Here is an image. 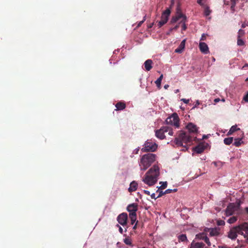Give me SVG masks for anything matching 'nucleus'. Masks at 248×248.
<instances>
[{"mask_svg": "<svg viewBox=\"0 0 248 248\" xmlns=\"http://www.w3.org/2000/svg\"><path fill=\"white\" fill-rule=\"evenodd\" d=\"M195 138L196 137L189 133L181 131L178 137L175 138L174 142L177 146L182 147L183 149L182 150L185 151L188 150V145H190Z\"/></svg>", "mask_w": 248, "mask_h": 248, "instance_id": "nucleus-1", "label": "nucleus"}, {"mask_svg": "<svg viewBox=\"0 0 248 248\" xmlns=\"http://www.w3.org/2000/svg\"><path fill=\"white\" fill-rule=\"evenodd\" d=\"M159 174V167L154 165L147 172L143 181L149 186H153L157 182Z\"/></svg>", "mask_w": 248, "mask_h": 248, "instance_id": "nucleus-2", "label": "nucleus"}, {"mask_svg": "<svg viewBox=\"0 0 248 248\" xmlns=\"http://www.w3.org/2000/svg\"><path fill=\"white\" fill-rule=\"evenodd\" d=\"M156 159L155 154L148 153L142 156L139 165L141 170H146L155 162Z\"/></svg>", "mask_w": 248, "mask_h": 248, "instance_id": "nucleus-3", "label": "nucleus"}, {"mask_svg": "<svg viewBox=\"0 0 248 248\" xmlns=\"http://www.w3.org/2000/svg\"><path fill=\"white\" fill-rule=\"evenodd\" d=\"M157 146V144L152 140H148L141 150L142 152H154L156 150Z\"/></svg>", "mask_w": 248, "mask_h": 248, "instance_id": "nucleus-4", "label": "nucleus"}, {"mask_svg": "<svg viewBox=\"0 0 248 248\" xmlns=\"http://www.w3.org/2000/svg\"><path fill=\"white\" fill-rule=\"evenodd\" d=\"M167 124L173 125L176 127H179V118L176 113H173L166 120Z\"/></svg>", "mask_w": 248, "mask_h": 248, "instance_id": "nucleus-5", "label": "nucleus"}, {"mask_svg": "<svg viewBox=\"0 0 248 248\" xmlns=\"http://www.w3.org/2000/svg\"><path fill=\"white\" fill-rule=\"evenodd\" d=\"M170 14V10L169 9H167L163 12L161 16V20L158 23L159 28L161 27L167 22Z\"/></svg>", "mask_w": 248, "mask_h": 248, "instance_id": "nucleus-6", "label": "nucleus"}, {"mask_svg": "<svg viewBox=\"0 0 248 248\" xmlns=\"http://www.w3.org/2000/svg\"><path fill=\"white\" fill-rule=\"evenodd\" d=\"M239 234L244 236L247 239L248 237V223L245 222L236 226Z\"/></svg>", "mask_w": 248, "mask_h": 248, "instance_id": "nucleus-7", "label": "nucleus"}, {"mask_svg": "<svg viewBox=\"0 0 248 248\" xmlns=\"http://www.w3.org/2000/svg\"><path fill=\"white\" fill-rule=\"evenodd\" d=\"M168 130L167 126L161 127L159 129L155 131V136L160 140L164 139L166 137L165 133L167 132Z\"/></svg>", "mask_w": 248, "mask_h": 248, "instance_id": "nucleus-8", "label": "nucleus"}, {"mask_svg": "<svg viewBox=\"0 0 248 248\" xmlns=\"http://www.w3.org/2000/svg\"><path fill=\"white\" fill-rule=\"evenodd\" d=\"M127 214L126 213L120 214L117 217V220L122 226H124L127 224Z\"/></svg>", "mask_w": 248, "mask_h": 248, "instance_id": "nucleus-9", "label": "nucleus"}, {"mask_svg": "<svg viewBox=\"0 0 248 248\" xmlns=\"http://www.w3.org/2000/svg\"><path fill=\"white\" fill-rule=\"evenodd\" d=\"M237 234H239V232L236 226L232 228L228 232V237L231 239H235L237 236Z\"/></svg>", "mask_w": 248, "mask_h": 248, "instance_id": "nucleus-10", "label": "nucleus"}, {"mask_svg": "<svg viewBox=\"0 0 248 248\" xmlns=\"http://www.w3.org/2000/svg\"><path fill=\"white\" fill-rule=\"evenodd\" d=\"M127 211L129 214H137L136 212L138 209V205L136 203H133L129 204L126 208Z\"/></svg>", "mask_w": 248, "mask_h": 248, "instance_id": "nucleus-11", "label": "nucleus"}, {"mask_svg": "<svg viewBox=\"0 0 248 248\" xmlns=\"http://www.w3.org/2000/svg\"><path fill=\"white\" fill-rule=\"evenodd\" d=\"M186 128L188 130V133H189L191 135V134H196L198 132V127L195 124L191 123L188 124L186 125Z\"/></svg>", "mask_w": 248, "mask_h": 248, "instance_id": "nucleus-12", "label": "nucleus"}, {"mask_svg": "<svg viewBox=\"0 0 248 248\" xmlns=\"http://www.w3.org/2000/svg\"><path fill=\"white\" fill-rule=\"evenodd\" d=\"M236 206L234 203H230L226 209V214L227 216L232 215L236 209Z\"/></svg>", "mask_w": 248, "mask_h": 248, "instance_id": "nucleus-13", "label": "nucleus"}, {"mask_svg": "<svg viewBox=\"0 0 248 248\" xmlns=\"http://www.w3.org/2000/svg\"><path fill=\"white\" fill-rule=\"evenodd\" d=\"M200 51L204 54H208L209 52L208 46L204 42H200L199 44Z\"/></svg>", "mask_w": 248, "mask_h": 248, "instance_id": "nucleus-14", "label": "nucleus"}, {"mask_svg": "<svg viewBox=\"0 0 248 248\" xmlns=\"http://www.w3.org/2000/svg\"><path fill=\"white\" fill-rule=\"evenodd\" d=\"M197 237L200 239H202L207 244L208 246H210L211 244L209 241V238L204 233H201L196 235Z\"/></svg>", "mask_w": 248, "mask_h": 248, "instance_id": "nucleus-15", "label": "nucleus"}, {"mask_svg": "<svg viewBox=\"0 0 248 248\" xmlns=\"http://www.w3.org/2000/svg\"><path fill=\"white\" fill-rule=\"evenodd\" d=\"M189 248H207L205 247L204 244L201 242H194L193 241Z\"/></svg>", "mask_w": 248, "mask_h": 248, "instance_id": "nucleus-16", "label": "nucleus"}, {"mask_svg": "<svg viewBox=\"0 0 248 248\" xmlns=\"http://www.w3.org/2000/svg\"><path fill=\"white\" fill-rule=\"evenodd\" d=\"M186 40H183L179 46L175 50V52L178 53H181L185 46Z\"/></svg>", "mask_w": 248, "mask_h": 248, "instance_id": "nucleus-17", "label": "nucleus"}, {"mask_svg": "<svg viewBox=\"0 0 248 248\" xmlns=\"http://www.w3.org/2000/svg\"><path fill=\"white\" fill-rule=\"evenodd\" d=\"M116 108V110H122L126 107V104L124 102L120 101L117 103L115 105Z\"/></svg>", "mask_w": 248, "mask_h": 248, "instance_id": "nucleus-18", "label": "nucleus"}, {"mask_svg": "<svg viewBox=\"0 0 248 248\" xmlns=\"http://www.w3.org/2000/svg\"><path fill=\"white\" fill-rule=\"evenodd\" d=\"M152 64H153L152 60H151L150 59H148V60H146L144 63V67H145L146 70H147V71H150L153 67Z\"/></svg>", "mask_w": 248, "mask_h": 248, "instance_id": "nucleus-19", "label": "nucleus"}, {"mask_svg": "<svg viewBox=\"0 0 248 248\" xmlns=\"http://www.w3.org/2000/svg\"><path fill=\"white\" fill-rule=\"evenodd\" d=\"M137 187H138L137 183L136 181H133L130 184V186L128 188V191L129 192L135 191L137 190Z\"/></svg>", "mask_w": 248, "mask_h": 248, "instance_id": "nucleus-20", "label": "nucleus"}, {"mask_svg": "<svg viewBox=\"0 0 248 248\" xmlns=\"http://www.w3.org/2000/svg\"><path fill=\"white\" fill-rule=\"evenodd\" d=\"M184 16H186L185 15H183L181 13H179L178 14V15L173 16L170 20L171 23H176L177 21H178L180 19L184 18Z\"/></svg>", "mask_w": 248, "mask_h": 248, "instance_id": "nucleus-21", "label": "nucleus"}, {"mask_svg": "<svg viewBox=\"0 0 248 248\" xmlns=\"http://www.w3.org/2000/svg\"><path fill=\"white\" fill-rule=\"evenodd\" d=\"M208 232L211 236H217L219 233L216 228H210L208 229Z\"/></svg>", "mask_w": 248, "mask_h": 248, "instance_id": "nucleus-22", "label": "nucleus"}, {"mask_svg": "<svg viewBox=\"0 0 248 248\" xmlns=\"http://www.w3.org/2000/svg\"><path fill=\"white\" fill-rule=\"evenodd\" d=\"M193 149V151L195 152H196V153L201 154L204 151L205 148L203 145H198L197 146H196L195 148H194Z\"/></svg>", "mask_w": 248, "mask_h": 248, "instance_id": "nucleus-23", "label": "nucleus"}, {"mask_svg": "<svg viewBox=\"0 0 248 248\" xmlns=\"http://www.w3.org/2000/svg\"><path fill=\"white\" fill-rule=\"evenodd\" d=\"M163 74H161L159 78H157V79L155 81V83L156 85V86L158 87V88L160 89L161 88V81L163 79Z\"/></svg>", "mask_w": 248, "mask_h": 248, "instance_id": "nucleus-24", "label": "nucleus"}, {"mask_svg": "<svg viewBox=\"0 0 248 248\" xmlns=\"http://www.w3.org/2000/svg\"><path fill=\"white\" fill-rule=\"evenodd\" d=\"M129 216L131 220V224L133 225L137 219V214L133 215V214H129Z\"/></svg>", "mask_w": 248, "mask_h": 248, "instance_id": "nucleus-25", "label": "nucleus"}, {"mask_svg": "<svg viewBox=\"0 0 248 248\" xmlns=\"http://www.w3.org/2000/svg\"><path fill=\"white\" fill-rule=\"evenodd\" d=\"M233 141V138L232 137H229L224 139V143L226 145H230Z\"/></svg>", "mask_w": 248, "mask_h": 248, "instance_id": "nucleus-26", "label": "nucleus"}, {"mask_svg": "<svg viewBox=\"0 0 248 248\" xmlns=\"http://www.w3.org/2000/svg\"><path fill=\"white\" fill-rule=\"evenodd\" d=\"M178 238L179 242H185L187 240L186 235L184 234L180 235Z\"/></svg>", "mask_w": 248, "mask_h": 248, "instance_id": "nucleus-27", "label": "nucleus"}, {"mask_svg": "<svg viewBox=\"0 0 248 248\" xmlns=\"http://www.w3.org/2000/svg\"><path fill=\"white\" fill-rule=\"evenodd\" d=\"M186 16H184V18L182 19V20L180 21V23H183V25H182V30H184V31H185L187 27H186V26L185 24V22L186 21Z\"/></svg>", "mask_w": 248, "mask_h": 248, "instance_id": "nucleus-28", "label": "nucleus"}, {"mask_svg": "<svg viewBox=\"0 0 248 248\" xmlns=\"http://www.w3.org/2000/svg\"><path fill=\"white\" fill-rule=\"evenodd\" d=\"M237 220V217H236L233 216V217H231L228 220V222L230 224H232V223H234L235 221H236Z\"/></svg>", "mask_w": 248, "mask_h": 248, "instance_id": "nucleus-29", "label": "nucleus"}, {"mask_svg": "<svg viewBox=\"0 0 248 248\" xmlns=\"http://www.w3.org/2000/svg\"><path fill=\"white\" fill-rule=\"evenodd\" d=\"M242 141L241 139H235L234 140V142L233 143V144L236 146L238 147L241 144Z\"/></svg>", "mask_w": 248, "mask_h": 248, "instance_id": "nucleus-30", "label": "nucleus"}, {"mask_svg": "<svg viewBox=\"0 0 248 248\" xmlns=\"http://www.w3.org/2000/svg\"><path fill=\"white\" fill-rule=\"evenodd\" d=\"M124 243L127 245L132 246L131 240L129 237H126L124 239Z\"/></svg>", "mask_w": 248, "mask_h": 248, "instance_id": "nucleus-31", "label": "nucleus"}, {"mask_svg": "<svg viewBox=\"0 0 248 248\" xmlns=\"http://www.w3.org/2000/svg\"><path fill=\"white\" fill-rule=\"evenodd\" d=\"M160 184H161V186L159 187H158V188L159 189H164L165 188H166L167 186V182L166 181V182H160Z\"/></svg>", "mask_w": 248, "mask_h": 248, "instance_id": "nucleus-32", "label": "nucleus"}, {"mask_svg": "<svg viewBox=\"0 0 248 248\" xmlns=\"http://www.w3.org/2000/svg\"><path fill=\"white\" fill-rule=\"evenodd\" d=\"M211 12V11L210 10L209 7L208 6H206L205 8L204 11V15L205 16H208L210 14Z\"/></svg>", "mask_w": 248, "mask_h": 248, "instance_id": "nucleus-33", "label": "nucleus"}, {"mask_svg": "<svg viewBox=\"0 0 248 248\" xmlns=\"http://www.w3.org/2000/svg\"><path fill=\"white\" fill-rule=\"evenodd\" d=\"M245 31L242 29H240L238 32L237 38H241L245 34Z\"/></svg>", "mask_w": 248, "mask_h": 248, "instance_id": "nucleus-34", "label": "nucleus"}, {"mask_svg": "<svg viewBox=\"0 0 248 248\" xmlns=\"http://www.w3.org/2000/svg\"><path fill=\"white\" fill-rule=\"evenodd\" d=\"M237 45L242 46L245 45V42L242 39H241V38H237Z\"/></svg>", "mask_w": 248, "mask_h": 248, "instance_id": "nucleus-35", "label": "nucleus"}, {"mask_svg": "<svg viewBox=\"0 0 248 248\" xmlns=\"http://www.w3.org/2000/svg\"><path fill=\"white\" fill-rule=\"evenodd\" d=\"M161 189H158L157 190H156V192L157 193H159V194L157 196V198H160L161 197H162L163 195L166 194V193H164V192L162 191V190H160Z\"/></svg>", "mask_w": 248, "mask_h": 248, "instance_id": "nucleus-36", "label": "nucleus"}, {"mask_svg": "<svg viewBox=\"0 0 248 248\" xmlns=\"http://www.w3.org/2000/svg\"><path fill=\"white\" fill-rule=\"evenodd\" d=\"M177 191V189H176V188H175L173 189H168L164 191V193H166V194L170 193L172 192H176Z\"/></svg>", "mask_w": 248, "mask_h": 248, "instance_id": "nucleus-37", "label": "nucleus"}, {"mask_svg": "<svg viewBox=\"0 0 248 248\" xmlns=\"http://www.w3.org/2000/svg\"><path fill=\"white\" fill-rule=\"evenodd\" d=\"M230 129L233 132L237 131V130H240V128H237V125H233L231 127V128H230Z\"/></svg>", "mask_w": 248, "mask_h": 248, "instance_id": "nucleus-38", "label": "nucleus"}, {"mask_svg": "<svg viewBox=\"0 0 248 248\" xmlns=\"http://www.w3.org/2000/svg\"><path fill=\"white\" fill-rule=\"evenodd\" d=\"M168 130H167V132H168V134L170 136H172L173 134V132L172 131V129L169 126H168Z\"/></svg>", "mask_w": 248, "mask_h": 248, "instance_id": "nucleus-39", "label": "nucleus"}, {"mask_svg": "<svg viewBox=\"0 0 248 248\" xmlns=\"http://www.w3.org/2000/svg\"><path fill=\"white\" fill-rule=\"evenodd\" d=\"M236 3H235L234 2H233V3L231 2V9L232 10V11H234V8L236 5Z\"/></svg>", "mask_w": 248, "mask_h": 248, "instance_id": "nucleus-40", "label": "nucleus"}, {"mask_svg": "<svg viewBox=\"0 0 248 248\" xmlns=\"http://www.w3.org/2000/svg\"><path fill=\"white\" fill-rule=\"evenodd\" d=\"M243 100L247 102H248V93L244 96Z\"/></svg>", "mask_w": 248, "mask_h": 248, "instance_id": "nucleus-41", "label": "nucleus"}, {"mask_svg": "<svg viewBox=\"0 0 248 248\" xmlns=\"http://www.w3.org/2000/svg\"><path fill=\"white\" fill-rule=\"evenodd\" d=\"M181 101H183L185 104H188L189 103V99H185V98L182 99Z\"/></svg>", "mask_w": 248, "mask_h": 248, "instance_id": "nucleus-42", "label": "nucleus"}, {"mask_svg": "<svg viewBox=\"0 0 248 248\" xmlns=\"http://www.w3.org/2000/svg\"><path fill=\"white\" fill-rule=\"evenodd\" d=\"M217 224L218 225H223L225 224V222L223 220H220L218 221Z\"/></svg>", "mask_w": 248, "mask_h": 248, "instance_id": "nucleus-43", "label": "nucleus"}, {"mask_svg": "<svg viewBox=\"0 0 248 248\" xmlns=\"http://www.w3.org/2000/svg\"><path fill=\"white\" fill-rule=\"evenodd\" d=\"M117 226L119 227V231L122 234L123 233V230L122 227H120L118 224L117 225Z\"/></svg>", "mask_w": 248, "mask_h": 248, "instance_id": "nucleus-44", "label": "nucleus"}, {"mask_svg": "<svg viewBox=\"0 0 248 248\" xmlns=\"http://www.w3.org/2000/svg\"><path fill=\"white\" fill-rule=\"evenodd\" d=\"M151 197L152 199H157L158 198H157V197H155V193H153L151 195Z\"/></svg>", "mask_w": 248, "mask_h": 248, "instance_id": "nucleus-45", "label": "nucleus"}, {"mask_svg": "<svg viewBox=\"0 0 248 248\" xmlns=\"http://www.w3.org/2000/svg\"><path fill=\"white\" fill-rule=\"evenodd\" d=\"M246 26H248V22L247 23H244L242 25V28H245Z\"/></svg>", "mask_w": 248, "mask_h": 248, "instance_id": "nucleus-46", "label": "nucleus"}, {"mask_svg": "<svg viewBox=\"0 0 248 248\" xmlns=\"http://www.w3.org/2000/svg\"><path fill=\"white\" fill-rule=\"evenodd\" d=\"M205 38H206V36H205V34H204V33L202 34V35L201 38V40H205Z\"/></svg>", "mask_w": 248, "mask_h": 248, "instance_id": "nucleus-47", "label": "nucleus"}, {"mask_svg": "<svg viewBox=\"0 0 248 248\" xmlns=\"http://www.w3.org/2000/svg\"><path fill=\"white\" fill-rule=\"evenodd\" d=\"M143 192H144L145 194H146V195H150V191H148V190H144L143 191Z\"/></svg>", "mask_w": 248, "mask_h": 248, "instance_id": "nucleus-48", "label": "nucleus"}, {"mask_svg": "<svg viewBox=\"0 0 248 248\" xmlns=\"http://www.w3.org/2000/svg\"><path fill=\"white\" fill-rule=\"evenodd\" d=\"M200 103L199 101L197 100V101H196V104H195V106H194V108H196V107H197V106H198L199 105H200Z\"/></svg>", "mask_w": 248, "mask_h": 248, "instance_id": "nucleus-49", "label": "nucleus"}, {"mask_svg": "<svg viewBox=\"0 0 248 248\" xmlns=\"http://www.w3.org/2000/svg\"><path fill=\"white\" fill-rule=\"evenodd\" d=\"M218 247H219V248H231L228 247H227L226 246H220Z\"/></svg>", "mask_w": 248, "mask_h": 248, "instance_id": "nucleus-50", "label": "nucleus"}, {"mask_svg": "<svg viewBox=\"0 0 248 248\" xmlns=\"http://www.w3.org/2000/svg\"><path fill=\"white\" fill-rule=\"evenodd\" d=\"M202 0H197V3L198 4H199L200 5H202Z\"/></svg>", "mask_w": 248, "mask_h": 248, "instance_id": "nucleus-51", "label": "nucleus"}, {"mask_svg": "<svg viewBox=\"0 0 248 248\" xmlns=\"http://www.w3.org/2000/svg\"><path fill=\"white\" fill-rule=\"evenodd\" d=\"M233 133H234V132H232L231 129H230V130L229 131L227 135H231Z\"/></svg>", "mask_w": 248, "mask_h": 248, "instance_id": "nucleus-52", "label": "nucleus"}, {"mask_svg": "<svg viewBox=\"0 0 248 248\" xmlns=\"http://www.w3.org/2000/svg\"><path fill=\"white\" fill-rule=\"evenodd\" d=\"M145 20V16H144V19H143V20L142 21H140V22L139 23V26H140V25H141V24L143 23V22H144V21Z\"/></svg>", "mask_w": 248, "mask_h": 248, "instance_id": "nucleus-53", "label": "nucleus"}, {"mask_svg": "<svg viewBox=\"0 0 248 248\" xmlns=\"http://www.w3.org/2000/svg\"><path fill=\"white\" fill-rule=\"evenodd\" d=\"M138 221H137V222L136 223V224H135V225L134 226V227H133V229L134 230H135V229H137V224H138Z\"/></svg>", "mask_w": 248, "mask_h": 248, "instance_id": "nucleus-54", "label": "nucleus"}, {"mask_svg": "<svg viewBox=\"0 0 248 248\" xmlns=\"http://www.w3.org/2000/svg\"><path fill=\"white\" fill-rule=\"evenodd\" d=\"M179 27V25H176L173 28V29H174V30H177V29Z\"/></svg>", "mask_w": 248, "mask_h": 248, "instance_id": "nucleus-55", "label": "nucleus"}, {"mask_svg": "<svg viewBox=\"0 0 248 248\" xmlns=\"http://www.w3.org/2000/svg\"><path fill=\"white\" fill-rule=\"evenodd\" d=\"M238 0H231V2H234L235 3H236V2L238 1Z\"/></svg>", "mask_w": 248, "mask_h": 248, "instance_id": "nucleus-56", "label": "nucleus"}, {"mask_svg": "<svg viewBox=\"0 0 248 248\" xmlns=\"http://www.w3.org/2000/svg\"><path fill=\"white\" fill-rule=\"evenodd\" d=\"M169 87V85H168V84H166V85H165V86H164V88H165V89H168V88Z\"/></svg>", "mask_w": 248, "mask_h": 248, "instance_id": "nucleus-57", "label": "nucleus"}, {"mask_svg": "<svg viewBox=\"0 0 248 248\" xmlns=\"http://www.w3.org/2000/svg\"><path fill=\"white\" fill-rule=\"evenodd\" d=\"M219 101V98H217V99H215V101L216 102H218Z\"/></svg>", "mask_w": 248, "mask_h": 248, "instance_id": "nucleus-58", "label": "nucleus"}, {"mask_svg": "<svg viewBox=\"0 0 248 248\" xmlns=\"http://www.w3.org/2000/svg\"><path fill=\"white\" fill-rule=\"evenodd\" d=\"M245 210H246L247 213L248 214V207H246L245 208Z\"/></svg>", "mask_w": 248, "mask_h": 248, "instance_id": "nucleus-59", "label": "nucleus"}, {"mask_svg": "<svg viewBox=\"0 0 248 248\" xmlns=\"http://www.w3.org/2000/svg\"><path fill=\"white\" fill-rule=\"evenodd\" d=\"M246 242L247 244H248V238L247 239H246Z\"/></svg>", "mask_w": 248, "mask_h": 248, "instance_id": "nucleus-60", "label": "nucleus"}, {"mask_svg": "<svg viewBox=\"0 0 248 248\" xmlns=\"http://www.w3.org/2000/svg\"><path fill=\"white\" fill-rule=\"evenodd\" d=\"M172 30H174V29H173V28H171L170 30V31H171Z\"/></svg>", "mask_w": 248, "mask_h": 248, "instance_id": "nucleus-61", "label": "nucleus"}, {"mask_svg": "<svg viewBox=\"0 0 248 248\" xmlns=\"http://www.w3.org/2000/svg\"><path fill=\"white\" fill-rule=\"evenodd\" d=\"M246 81H248V78H246Z\"/></svg>", "mask_w": 248, "mask_h": 248, "instance_id": "nucleus-62", "label": "nucleus"}]
</instances>
